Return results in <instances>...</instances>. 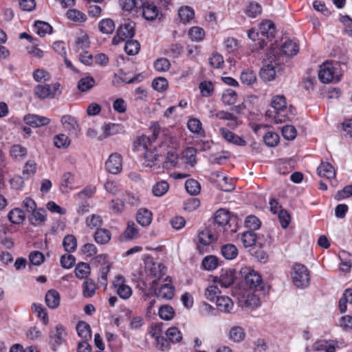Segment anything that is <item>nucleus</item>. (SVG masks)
Segmentation results:
<instances>
[{"instance_id": "1", "label": "nucleus", "mask_w": 352, "mask_h": 352, "mask_svg": "<svg viewBox=\"0 0 352 352\" xmlns=\"http://www.w3.org/2000/svg\"><path fill=\"white\" fill-rule=\"evenodd\" d=\"M271 107L274 110V114L268 110L266 112V116L272 117L276 124L285 122L293 116L292 113H289L286 98L283 95L273 96L271 100Z\"/></svg>"}, {"instance_id": "2", "label": "nucleus", "mask_w": 352, "mask_h": 352, "mask_svg": "<svg viewBox=\"0 0 352 352\" xmlns=\"http://www.w3.org/2000/svg\"><path fill=\"white\" fill-rule=\"evenodd\" d=\"M340 66L333 62L324 63L318 72V78L323 83L338 82L340 80Z\"/></svg>"}, {"instance_id": "3", "label": "nucleus", "mask_w": 352, "mask_h": 352, "mask_svg": "<svg viewBox=\"0 0 352 352\" xmlns=\"http://www.w3.org/2000/svg\"><path fill=\"white\" fill-rule=\"evenodd\" d=\"M292 276L294 284L298 287H306L309 284V273L304 265L300 263L295 264L293 267Z\"/></svg>"}, {"instance_id": "4", "label": "nucleus", "mask_w": 352, "mask_h": 352, "mask_svg": "<svg viewBox=\"0 0 352 352\" xmlns=\"http://www.w3.org/2000/svg\"><path fill=\"white\" fill-rule=\"evenodd\" d=\"M135 34V23L131 21H125L116 31V34L112 39L113 45H118L128 38H132Z\"/></svg>"}, {"instance_id": "5", "label": "nucleus", "mask_w": 352, "mask_h": 352, "mask_svg": "<svg viewBox=\"0 0 352 352\" xmlns=\"http://www.w3.org/2000/svg\"><path fill=\"white\" fill-rule=\"evenodd\" d=\"M112 288L118 296L123 299H129L133 294L131 287L126 284V278L121 274L116 275L112 281Z\"/></svg>"}, {"instance_id": "6", "label": "nucleus", "mask_w": 352, "mask_h": 352, "mask_svg": "<svg viewBox=\"0 0 352 352\" xmlns=\"http://www.w3.org/2000/svg\"><path fill=\"white\" fill-rule=\"evenodd\" d=\"M60 84L56 82L52 85L48 84L38 85L34 88V94L39 98H54L61 94Z\"/></svg>"}, {"instance_id": "7", "label": "nucleus", "mask_w": 352, "mask_h": 352, "mask_svg": "<svg viewBox=\"0 0 352 352\" xmlns=\"http://www.w3.org/2000/svg\"><path fill=\"white\" fill-rule=\"evenodd\" d=\"M245 282L250 288H255L257 291L264 289L263 283L261 275L256 271L250 269H244Z\"/></svg>"}, {"instance_id": "8", "label": "nucleus", "mask_w": 352, "mask_h": 352, "mask_svg": "<svg viewBox=\"0 0 352 352\" xmlns=\"http://www.w3.org/2000/svg\"><path fill=\"white\" fill-rule=\"evenodd\" d=\"M157 280H154L151 283V289L154 291L155 295L162 299L170 300L175 294V287L170 283H165L162 285L158 289H155L157 285Z\"/></svg>"}, {"instance_id": "9", "label": "nucleus", "mask_w": 352, "mask_h": 352, "mask_svg": "<svg viewBox=\"0 0 352 352\" xmlns=\"http://www.w3.org/2000/svg\"><path fill=\"white\" fill-rule=\"evenodd\" d=\"M260 34L261 35L260 47L263 48L267 43L265 42L264 38L272 40L275 35L276 28L274 24L271 21H263L259 27Z\"/></svg>"}, {"instance_id": "10", "label": "nucleus", "mask_w": 352, "mask_h": 352, "mask_svg": "<svg viewBox=\"0 0 352 352\" xmlns=\"http://www.w3.org/2000/svg\"><path fill=\"white\" fill-rule=\"evenodd\" d=\"M106 170L111 174H118L122 169V157L118 153H111L105 162Z\"/></svg>"}, {"instance_id": "11", "label": "nucleus", "mask_w": 352, "mask_h": 352, "mask_svg": "<svg viewBox=\"0 0 352 352\" xmlns=\"http://www.w3.org/2000/svg\"><path fill=\"white\" fill-rule=\"evenodd\" d=\"M66 336V332L64 327L58 324L54 330L50 333V342L52 345V349L56 350V346H60L64 341Z\"/></svg>"}, {"instance_id": "12", "label": "nucleus", "mask_w": 352, "mask_h": 352, "mask_svg": "<svg viewBox=\"0 0 352 352\" xmlns=\"http://www.w3.org/2000/svg\"><path fill=\"white\" fill-rule=\"evenodd\" d=\"M339 348L338 342L333 340H320L314 343L312 351L324 352H336Z\"/></svg>"}, {"instance_id": "13", "label": "nucleus", "mask_w": 352, "mask_h": 352, "mask_svg": "<svg viewBox=\"0 0 352 352\" xmlns=\"http://www.w3.org/2000/svg\"><path fill=\"white\" fill-rule=\"evenodd\" d=\"M60 122L64 129L70 135L78 136V133L80 131L79 126L74 117L69 115H64L61 117Z\"/></svg>"}, {"instance_id": "14", "label": "nucleus", "mask_w": 352, "mask_h": 352, "mask_svg": "<svg viewBox=\"0 0 352 352\" xmlns=\"http://www.w3.org/2000/svg\"><path fill=\"white\" fill-rule=\"evenodd\" d=\"M219 133L223 139L229 144L236 146H243L246 145V142L240 136L236 135L226 128H220Z\"/></svg>"}, {"instance_id": "15", "label": "nucleus", "mask_w": 352, "mask_h": 352, "mask_svg": "<svg viewBox=\"0 0 352 352\" xmlns=\"http://www.w3.org/2000/svg\"><path fill=\"white\" fill-rule=\"evenodd\" d=\"M24 122L32 127H41L48 125L50 123V119L45 116L29 114L24 117Z\"/></svg>"}, {"instance_id": "16", "label": "nucleus", "mask_w": 352, "mask_h": 352, "mask_svg": "<svg viewBox=\"0 0 352 352\" xmlns=\"http://www.w3.org/2000/svg\"><path fill=\"white\" fill-rule=\"evenodd\" d=\"M142 16L148 21H153L156 19L159 14L157 6L151 2H143L142 5Z\"/></svg>"}, {"instance_id": "17", "label": "nucleus", "mask_w": 352, "mask_h": 352, "mask_svg": "<svg viewBox=\"0 0 352 352\" xmlns=\"http://www.w3.org/2000/svg\"><path fill=\"white\" fill-rule=\"evenodd\" d=\"M240 240L245 248L252 247L256 245V243L261 248L263 245V243L259 241V239H257L256 235L252 230L243 232L241 234Z\"/></svg>"}, {"instance_id": "18", "label": "nucleus", "mask_w": 352, "mask_h": 352, "mask_svg": "<svg viewBox=\"0 0 352 352\" xmlns=\"http://www.w3.org/2000/svg\"><path fill=\"white\" fill-rule=\"evenodd\" d=\"M317 173L320 177L327 179H332L336 177L335 168L329 162H322L317 168Z\"/></svg>"}, {"instance_id": "19", "label": "nucleus", "mask_w": 352, "mask_h": 352, "mask_svg": "<svg viewBox=\"0 0 352 352\" xmlns=\"http://www.w3.org/2000/svg\"><path fill=\"white\" fill-rule=\"evenodd\" d=\"M241 306L252 309L258 307L261 305L259 295L256 292L248 293L243 300H240Z\"/></svg>"}, {"instance_id": "20", "label": "nucleus", "mask_w": 352, "mask_h": 352, "mask_svg": "<svg viewBox=\"0 0 352 352\" xmlns=\"http://www.w3.org/2000/svg\"><path fill=\"white\" fill-rule=\"evenodd\" d=\"M104 137L108 138L111 135L123 133L124 132V126L120 124L108 123L102 126Z\"/></svg>"}, {"instance_id": "21", "label": "nucleus", "mask_w": 352, "mask_h": 352, "mask_svg": "<svg viewBox=\"0 0 352 352\" xmlns=\"http://www.w3.org/2000/svg\"><path fill=\"white\" fill-rule=\"evenodd\" d=\"M216 305L220 311L230 313L233 309L234 302L228 296H221L220 297H217Z\"/></svg>"}, {"instance_id": "22", "label": "nucleus", "mask_w": 352, "mask_h": 352, "mask_svg": "<svg viewBox=\"0 0 352 352\" xmlns=\"http://www.w3.org/2000/svg\"><path fill=\"white\" fill-rule=\"evenodd\" d=\"M234 280V275L232 270H226L221 276L215 277L214 281L219 283L222 287H229Z\"/></svg>"}, {"instance_id": "23", "label": "nucleus", "mask_w": 352, "mask_h": 352, "mask_svg": "<svg viewBox=\"0 0 352 352\" xmlns=\"http://www.w3.org/2000/svg\"><path fill=\"white\" fill-rule=\"evenodd\" d=\"M59 293L55 289L49 290L45 294V302L50 309H56L60 305Z\"/></svg>"}, {"instance_id": "24", "label": "nucleus", "mask_w": 352, "mask_h": 352, "mask_svg": "<svg viewBox=\"0 0 352 352\" xmlns=\"http://www.w3.org/2000/svg\"><path fill=\"white\" fill-rule=\"evenodd\" d=\"M198 239L200 244L209 245L217 239V236L210 229L206 228L199 233Z\"/></svg>"}, {"instance_id": "25", "label": "nucleus", "mask_w": 352, "mask_h": 352, "mask_svg": "<svg viewBox=\"0 0 352 352\" xmlns=\"http://www.w3.org/2000/svg\"><path fill=\"white\" fill-rule=\"evenodd\" d=\"M27 154V148L21 144H13L10 148V155L16 161L23 160Z\"/></svg>"}, {"instance_id": "26", "label": "nucleus", "mask_w": 352, "mask_h": 352, "mask_svg": "<svg viewBox=\"0 0 352 352\" xmlns=\"http://www.w3.org/2000/svg\"><path fill=\"white\" fill-rule=\"evenodd\" d=\"M158 133L159 131L155 129L151 136L142 135L139 137L135 142L137 149L139 150L140 147H142L144 151L148 149V144L157 139Z\"/></svg>"}, {"instance_id": "27", "label": "nucleus", "mask_w": 352, "mask_h": 352, "mask_svg": "<svg viewBox=\"0 0 352 352\" xmlns=\"http://www.w3.org/2000/svg\"><path fill=\"white\" fill-rule=\"evenodd\" d=\"M136 220L142 226H147L152 221V213L146 208H140L137 212Z\"/></svg>"}, {"instance_id": "28", "label": "nucleus", "mask_w": 352, "mask_h": 352, "mask_svg": "<svg viewBox=\"0 0 352 352\" xmlns=\"http://www.w3.org/2000/svg\"><path fill=\"white\" fill-rule=\"evenodd\" d=\"M76 331L79 337L83 340L88 341L91 338V331L90 326L84 321H80L76 325Z\"/></svg>"}, {"instance_id": "29", "label": "nucleus", "mask_w": 352, "mask_h": 352, "mask_svg": "<svg viewBox=\"0 0 352 352\" xmlns=\"http://www.w3.org/2000/svg\"><path fill=\"white\" fill-rule=\"evenodd\" d=\"M90 41L88 35L81 32L76 38L75 46L77 50L85 51L89 47Z\"/></svg>"}, {"instance_id": "30", "label": "nucleus", "mask_w": 352, "mask_h": 352, "mask_svg": "<svg viewBox=\"0 0 352 352\" xmlns=\"http://www.w3.org/2000/svg\"><path fill=\"white\" fill-rule=\"evenodd\" d=\"M281 51L286 56H293L298 54L299 51V46L296 42L288 40L282 45Z\"/></svg>"}, {"instance_id": "31", "label": "nucleus", "mask_w": 352, "mask_h": 352, "mask_svg": "<svg viewBox=\"0 0 352 352\" xmlns=\"http://www.w3.org/2000/svg\"><path fill=\"white\" fill-rule=\"evenodd\" d=\"M111 234L109 230L100 228L94 234L95 241L98 244H106L110 240Z\"/></svg>"}, {"instance_id": "32", "label": "nucleus", "mask_w": 352, "mask_h": 352, "mask_svg": "<svg viewBox=\"0 0 352 352\" xmlns=\"http://www.w3.org/2000/svg\"><path fill=\"white\" fill-rule=\"evenodd\" d=\"M96 285L94 280L86 278L82 284V295L85 298L92 297L96 292Z\"/></svg>"}, {"instance_id": "33", "label": "nucleus", "mask_w": 352, "mask_h": 352, "mask_svg": "<svg viewBox=\"0 0 352 352\" xmlns=\"http://www.w3.org/2000/svg\"><path fill=\"white\" fill-rule=\"evenodd\" d=\"M352 304V289H346L339 300V309L341 313H344L346 309V304Z\"/></svg>"}, {"instance_id": "34", "label": "nucleus", "mask_w": 352, "mask_h": 352, "mask_svg": "<svg viewBox=\"0 0 352 352\" xmlns=\"http://www.w3.org/2000/svg\"><path fill=\"white\" fill-rule=\"evenodd\" d=\"M229 338L235 342H240L245 338L244 329L239 326H234L230 329Z\"/></svg>"}, {"instance_id": "35", "label": "nucleus", "mask_w": 352, "mask_h": 352, "mask_svg": "<svg viewBox=\"0 0 352 352\" xmlns=\"http://www.w3.org/2000/svg\"><path fill=\"white\" fill-rule=\"evenodd\" d=\"M169 189V184L166 181L162 180L156 182L152 188V192L155 197L164 195Z\"/></svg>"}, {"instance_id": "36", "label": "nucleus", "mask_w": 352, "mask_h": 352, "mask_svg": "<svg viewBox=\"0 0 352 352\" xmlns=\"http://www.w3.org/2000/svg\"><path fill=\"white\" fill-rule=\"evenodd\" d=\"M178 14L181 21L184 23H188L193 19L195 16L194 10L189 6H183L178 10Z\"/></svg>"}, {"instance_id": "37", "label": "nucleus", "mask_w": 352, "mask_h": 352, "mask_svg": "<svg viewBox=\"0 0 352 352\" xmlns=\"http://www.w3.org/2000/svg\"><path fill=\"white\" fill-rule=\"evenodd\" d=\"M221 254L228 260H232L238 255V250L233 244H226L221 248Z\"/></svg>"}, {"instance_id": "38", "label": "nucleus", "mask_w": 352, "mask_h": 352, "mask_svg": "<svg viewBox=\"0 0 352 352\" xmlns=\"http://www.w3.org/2000/svg\"><path fill=\"white\" fill-rule=\"evenodd\" d=\"M276 72L274 67L271 65L263 66L260 71V77L264 81H271L274 79Z\"/></svg>"}, {"instance_id": "39", "label": "nucleus", "mask_w": 352, "mask_h": 352, "mask_svg": "<svg viewBox=\"0 0 352 352\" xmlns=\"http://www.w3.org/2000/svg\"><path fill=\"white\" fill-rule=\"evenodd\" d=\"M95 84L96 81L94 78L91 76H86L80 79L77 87L81 92H86L93 88L95 86Z\"/></svg>"}, {"instance_id": "40", "label": "nucleus", "mask_w": 352, "mask_h": 352, "mask_svg": "<svg viewBox=\"0 0 352 352\" xmlns=\"http://www.w3.org/2000/svg\"><path fill=\"white\" fill-rule=\"evenodd\" d=\"M66 16L69 20L78 23H84L87 20L85 14L76 9L69 10Z\"/></svg>"}, {"instance_id": "41", "label": "nucleus", "mask_w": 352, "mask_h": 352, "mask_svg": "<svg viewBox=\"0 0 352 352\" xmlns=\"http://www.w3.org/2000/svg\"><path fill=\"white\" fill-rule=\"evenodd\" d=\"M166 338L172 343L179 342L182 340L181 331L175 327H171L166 331Z\"/></svg>"}, {"instance_id": "42", "label": "nucleus", "mask_w": 352, "mask_h": 352, "mask_svg": "<svg viewBox=\"0 0 352 352\" xmlns=\"http://www.w3.org/2000/svg\"><path fill=\"white\" fill-rule=\"evenodd\" d=\"M261 6L256 2H250L244 9L245 14L250 18H255L261 13Z\"/></svg>"}, {"instance_id": "43", "label": "nucleus", "mask_w": 352, "mask_h": 352, "mask_svg": "<svg viewBox=\"0 0 352 352\" xmlns=\"http://www.w3.org/2000/svg\"><path fill=\"white\" fill-rule=\"evenodd\" d=\"M98 29L103 34H111L115 30V24L112 19H104L98 23Z\"/></svg>"}, {"instance_id": "44", "label": "nucleus", "mask_w": 352, "mask_h": 352, "mask_svg": "<svg viewBox=\"0 0 352 352\" xmlns=\"http://www.w3.org/2000/svg\"><path fill=\"white\" fill-rule=\"evenodd\" d=\"M230 220V213L225 209L218 210L214 215V222L219 226L226 225Z\"/></svg>"}, {"instance_id": "45", "label": "nucleus", "mask_w": 352, "mask_h": 352, "mask_svg": "<svg viewBox=\"0 0 352 352\" xmlns=\"http://www.w3.org/2000/svg\"><path fill=\"white\" fill-rule=\"evenodd\" d=\"M201 265L206 270H214L219 266L218 258L213 255L207 256L203 259Z\"/></svg>"}, {"instance_id": "46", "label": "nucleus", "mask_w": 352, "mask_h": 352, "mask_svg": "<svg viewBox=\"0 0 352 352\" xmlns=\"http://www.w3.org/2000/svg\"><path fill=\"white\" fill-rule=\"evenodd\" d=\"M8 219L12 223L19 224L25 219V213L21 209L14 208L8 213Z\"/></svg>"}, {"instance_id": "47", "label": "nucleus", "mask_w": 352, "mask_h": 352, "mask_svg": "<svg viewBox=\"0 0 352 352\" xmlns=\"http://www.w3.org/2000/svg\"><path fill=\"white\" fill-rule=\"evenodd\" d=\"M36 32L40 36H45L47 34H50L52 31V26L44 21H36L34 23Z\"/></svg>"}, {"instance_id": "48", "label": "nucleus", "mask_w": 352, "mask_h": 352, "mask_svg": "<svg viewBox=\"0 0 352 352\" xmlns=\"http://www.w3.org/2000/svg\"><path fill=\"white\" fill-rule=\"evenodd\" d=\"M140 50V44L136 40H128L124 45V51L128 55L134 56Z\"/></svg>"}, {"instance_id": "49", "label": "nucleus", "mask_w": 352, "mask_h": 352, "mask_svg": "<svg viewBox=\"0 0 352 352\" xmlns=\"http://www.w3.org/2000/svg\"><path fill=\"white\" fill-rule=\"evenodd\" d=\"M240 79L243 84L250 85L256 82V76L252 70L245 69L241 72Z\"/></svg>"}, {"instance_id": "50", "label": "nucleus", "mask_w": 352, "mask_h": 352, "mask_svg": "<svg viewBox=\"0 0 352 352\" xmlns=\"http://www.w3.org/2000/svg\"><path fill=\"white\" fill-rule=\"evenodd\" d=\"M221 100L225 104L232 105L236 103L237 94L235 91L228 89L223 93Z\"/></svg>"}, {"instance_id": "51", "label": "nucleus", "mask_w": 352, "mask_h": 352, "mask_svg": "<svg viewBox=\"0 0 352 352\" xmlns=\"http://www.w3.org/2000/svg\"><path fill=\"white\" fill-rule=\"evenodd\" d=\"M63 246L66 252L75 251L77 247L76 239L73 235L65 236L63 241Z\"/></svg>"}, {"instance_id": "52", "label": "nucleus", "mask_w": 352, "mask_h": 352, "mask_svg": "<svg viewBox=\"0 0 352 352\" xmlns=\"http://www.w3.org/2000/svg\"><path fill=\"white\" fill-rule=\"evenodd\" d=\"M188 36L193 41H201L205 36V32L203 28L195 26L189 30Z\"/></svg>"}, {"instance_id": "53", "label": "nucleus", "mask_w": 352, "mask_h": 352, "mask_svg": "<svg viewBox=\"0 0 352 352\" xmlns=\"http://www.w3.org/2000/svg\"><path fill=\"white\" fill-rule=\"evenodd\" d=\"M75 274L80 279L87 277L90 274L89 265L84 262L78 263L75 268Z\"/></svg>"}, {"instance_id": "54", "label": "nucleus", "mask_w": 352, "mask_h": 352, "mask_svg": "<svg viewBox=\"0 0 352 352\" xmlns=\"http://www.w3.org/2000/svg\"><path fill=\"white\" fill-rule=\"evenodd\" d=\"M185 188L186 191L192 195H197L200 192L201 186L200 184L195 179H188L185 183Z\"/></svg>"}, {"instance_id": "55", "label": "nucleus", "mask_w": 352, "mask_h": 352, "mask_svg": "<svg viewBox=\"0 0 352 352\" xmlns=\"http://www.w3.org/2000/svg\"><path fill=\"white\" fill-rule=\"evenodd\" d=\"M32 224L36 226L43 223L46 219V211L43 209L35 210L32 212Z\"/></svg>"}, {"instance_id": "56", "label": "nucleus", "mask_w": 352, "mask_h": 352, "mask_svg": "<svg viewBox=\"0 0 352 352\" xmlns=\"http://www.w3.org/2000/svg\"><path fill=\"white\" fill-rule=\"evenodd\" d=\"M149 273L151 276L161 278L166 273V267L161 263H153L149 270Z\"/></svg>"}, {"instance_id": "57", "label": "nucleus", "mask_w": 352, "mask_h": 352, "mask_svg": "<svg viewBox=\"0 0 352 352\" xmlns=\"http://www.w3.org/2000/svg\"><path fill=\"white\" fill-rule=\"evenodd\" d=\"M199 88L202 96L209 97L214 92V85L210 81H203L200 82Z\"/></svg>"}, {"instance_id": "58", "label": "nucleus", "mask_w": 352, "mask_h": 352, "mask_svg": "<svg viewBox=\"0 0 352 352\" xmlns=\"http://www.w3.org/2000/svg\"><path fill=\"white\" fill-rule=\"evenodd\" d=\"M174 309L170 305L162 306L159 309V316L163 320H170L174 317Z\"/></svg>"}, {"instance_id": "59", "label": "nucleus", "mask_w": 352, "mask_h": 352, "mask_svg": "<svg viewBox=\"0 0 352 352\" xmlns=\"http://www.w3.org/2000/svg\"><path fill=\"white\" fill-rule=\"evenodd\" d=\"M54 145L58 148H67L70 144L69 138L65 134L60 133L54 138Z\"/></svg>"}, {"instance_id": "60", "label": "nucleus", "mask_w": 352, "mask_h": 352, "mask_svg": "<svg viewBox=\"0 0 352 352\" xmlns=\"http://www.w3.org/2000/svg\"><path fill=\"white\" fill-rule=\"evenodd\" d=\"M263 140L267 146L274 147L277 145L279 136L276 133L269 131L263 137Z\"/></svg>"}, {"instance_id": "61", "label": "nucleus", "mask_w": 352, "mask_h": 352, "mask_svg": "<svg viewBox=\"0 0 352 352\" xmlns=\"http://www.w3.org/2000/svg\"><path fill=\"white\" fill-rule=\"evenodd\" d=\"M144 157L145 159L146 166H152L154 162L157 160L158 155L155 150L147 149L144 151Z\"/></svg>"}, {"instance_id": "62", "label": "nucleus", "mask_w": 352, "mask_h": 352, "mask_svg": "<svg viewBox=\"0 0 352 352\" xmlns=\"http://www.w3.org/2000/svg\"><path fill=\"white\" fill-rule=\"evenodd\" d=\"M220 293V291L217 285H210L208 286L205 291V297L206 299L211 302H214L217 300L218 294Z\"/></svg>"}, {"instance_id": "63", "label": "nucleus", "mask_w": 352, "mask_h": 352, "mask_svg": "<svg viewBox=\"0 0 352 352\" xmlns=\"http://www.w3.org/2000/svg\"><path fill=\"white\" fill-rule=\"evenodd\" d=\"M170 63L166 58H160L154 63V67L157 72H165L169 69Z\"/></svg>"}, {"instance_id": "64", "label": "nucleus", "mask_w": 352, "mask_h": 352, "mask_svg": "<svg viewBox=\"0 0 352 352\" xmlns=\"http://www.w3.org/2000/svg\"><path fill=\"white\" fill-rule=\"evenodd\" d=\"M168 81L163 77L157 78L153 80L152 87L159 92L165 91L168 88Z\"/></svg>"}]
</instances>
